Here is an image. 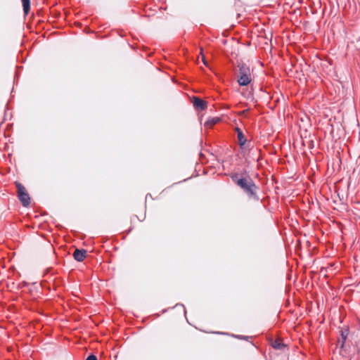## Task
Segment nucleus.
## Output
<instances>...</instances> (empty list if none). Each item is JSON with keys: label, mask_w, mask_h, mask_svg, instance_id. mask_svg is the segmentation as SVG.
Returning a JSON list of instances; mask_svg holds the SVG:
<instances>
[{"label": "nucleus", "mask_w": 360, "mask_h": 360, "mask_svg": "<svg viewBox=\"0 0 360 360\" xmlns=\"http://www.w3.org/2000/svg\"><path fill=\"white\" fill-rule=\"evenodd\" d=\"M233 181H236L237 185L240 186L243 191L250 196L255 194V189L256 188L255 184L250 178H240L238 179V174L232 176Z\"/></svg>", "instance_id": "nucleus-1"}, {"label": "nucleus", "mask_w": 360, "mask_h": 360, "mask_svg": "<svg viewBox=\"0 0 360 360\" xmlns=\"http://www.w3.org/2000/svg\"><path fill=\"white\" fill-rule=\"evenodd\" d=\"M239 76L238 82L240 86H247L251 82L250 68L244 63L238 65Z\"/></svg>", "instance_id": "nucleus-2"}, {"label": "nucleus", "mask_w": 360, "mask_h": 360, "mask_svg": "<svg viewBox=\"0 0 360 360\" xmlns=\"http://www.w3.org/2000/svg\"><path fill=\"white\" fill-rule=\"evenodd\" d=\"M18 198L22 202V205L26 207L30 204V196L26 192L25 188L20 184H17Z\"/></svg>", "instance_id": "nucleus-3"}, {"label": "nucleus", "mask_w": 360, "mask_h": 360, "mask_svg": "<svg viewBox=\"0 0 360 360\" xmlns=\"http://www.w3.org/2000/svg\"><path fill=\"white\" fill-rule=\"evenodd\" d=\"M86 255V251L84 250H75L73 253V257L75 260L82 262Z\"/></svg>", "instance_id": "nucleus-4"}, {"label": "nucleus", "mask_w": 360, "mask_h": 360, "mask_svg": "<svg viewBox=\"0 0 360 360\" xmlns=\"http://www.w3.org/2000/svg\"><path fill=\"white\" fill-rule=\"evenodd\" d=\"M193 105L195 108H200L201 110H204L206 108L207 105H206V103L203 100L198 98H194Z\"/></svg>", "instance_id": "nucleus-5"}, {"label": "nucleus", "mask_w": 360, "mask_h": 360, "mask_svg": "<svg viewBox=\"0 0 360 360\" xmlns=\"http://www.w3.org/2000/svg\"><path fill=\"white\" fill-rule=\"evenodd\" d=\"M236 131L239 145L240 147H243L246 142V139L240 129L237 128Z\"/></svg>", "instance_id": "nucleus-6"}, {"label": "nucleus", "mask_w": 360, "mask_h": 360, "mask_svg": "<svg viewBox=\"0 0 360 360\" xmlns=\"http://www.w3.org/2000/svg\"><path fill=\"white\" fill-rule=\"evenodd\" d=\"M220 119L219 117H212L207 120L204 125L207 128H210L215 124L218 123L219 122Z\"/></svg>", "instance_id": "nucleus-7"}, {"label": "nucleus", "mask_w": 360, "mask_h": 360, "mask_svg": "<svg viewBox=\"0 0 360 360\" xmlns=\"http://www.w3.org/2000/svg\"><path fill=\"white\" fill-rule=\"evenodd\" d=\"M23 11L25 15H27L30 9V0H21Z\"/></svg>", "instance_id": "nucleus-8"}, {"label": "nucleus", "mask_w": 360, "mask_h": 360, "mask_svg": "<svg viewBox=\"0 0 360 360\" xmlns=\"http://www.w3.org/2000/svg\"><path fill=\"white\" fill-rule=\"evenodd\" d=\"M272 346L275 349H281L283 348V347H284V345L283 343H281L279 342L278 341H275L273 344H272Z\"/></svg>", "instance_id": "nucleus-9"}, {"label": "nucleus", "mask_w": 360, "mask_h": 360, "mask_svg": "<svg viewBox=\"0 0 360 360\" xmlns=\"http://www.w3.org/2000/svg\"><path fill=\"white\" fill-rule=\"evenodd\" d=\"M200 55H201L202 60L204 65H207V61L205 60V57L204 54L202 53V49L200 51Z\"/></svg>", "instance_id": "nucleus-10"}, {"label": "nucleus", "mask_w": 360, "mask_h": 360, "mask_svg": "<svg viewBox=\"0 0 360 360\" xmlns=\"http://www.w3.org/2000/svg\"><path fill=\"white\" fill-rule=\"evenodd\" d=\"M86 360H97V358L96 356L91 354V355H89Z\"/></svg>", "instance_id": "nucleus-11"}]
</instances>
